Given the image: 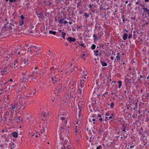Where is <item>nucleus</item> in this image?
Segmentation results:
<instances>
[{
    "instance_id": "4be33fe9",
    "label": "nucleus",
    "mask_w": 149,
    "mask_h": 149,
    "mask_svg": "<svg viewBox=\"0 0 149 149\" xmlns=\"http://www.w3.org/2000/svg\"><path fill=\"white\" fill-rule=\"evenodd\" d=\"M23 51L22 50H21L20 49H17L16 50V51H15V52H18V55H19L21 53L22 54V51Z\"/></svg>"
},
{
    "instance_id": "e2e57ef3",
    "label": "nucleus",
    "mask_w": 149,
    "mask_h": 149,
    "mask_svg": "<svg viewBox=\"0 0 149 149\" xmlns=\"http://www.w3.org/2000/svg\"><path fill=\"white\" fill-rule=\"evenodd\" d=\"M78 108L79 109V111L80 112H81V111H82V109L81 108V107L79 105H78Z\"/></svg>"
},
{
    "instance_id": "0e129e2a",
    "label": "nucleus",
    "mask_w": 149,
    "mask_h": 149,
    "mask_svg": "<svg viewBox=\"0 0 149 149\" xmlns=\"http://www.w3.org/2000/svg\"><path fill=\"white\" fill-rule=\"evenodd\" d=\"M86 55V54L84 53L83 54L81 55V58H83V57L84 56H85Z\"/></svg>"
},
{
    "instance_id": "e433bc0d",
    "label": "nucleus",
    "mask_w": 149,
    "mask_h": 149,
    "mask_svg": "<svg viewBox=\"0 0 149 149\" xmlns=\"http://www.w3.org/2000/svg\"><path fill=\"white\" fill-rule=\"evenodd\" d=\"M96 47V45L94 44H92L91 47V48L92 50H94Z\"/></svg>"
},
{
    "instance_id": "c85d7f7f",
    "label": "nucleus",
    "mask_w": 149,
    "mask_h": 149,
    "mask_svg": "<svg viewBox=\"0 0 149 149\" xmlns=\"http://www.w3.org/2000/svg\"><path fill=\"white\" fill-rule=\"evenodd\" d=\"M109 77L110 78L111 77L110 76H108L107 77V82H108V83H110L111 81H112V80L111 78L109 79Z\"/></svg>"
},
{
    "instance_id": "49530a36",
    "label": "nucleus",
    "mask_w": 149,
    "mask_h": 149,
    "mask_svg": "<svg viewBox=\"0 0 149 149\" xmlns=\"http://www.w3.org/2000/svg\"><path fill=\"white\" fill-rule=\"evenodd\" d=\"M60 119L62 121H64L65 120H67L65 118V117H61L60 118Z\"/></svg>"
},
{
    "instance_id": "603ef678",
    "label": "nucleus",
    "mask_w": 149,
    "mask_h": 149,
    "mask_svg": "<svg viewBox=\"0 0 149 149\" xmlns=\"http://www.w3.org/2000/svg\"><path fill=\"white\" fill-rule=\"evenodd\" d=\"M46 4L48 5H51L52 4V3L50 2L49 1L48 2L47 1V3H46Z\"/></svg>"
},
{
    "instance_id": "c9c22d12",
    "label": "nucleus",
    "mask_w": 149,
    "mask_h": 149,
    "mask_svg": "<svg viewBox=\"0 0 149 149\" xmlns=\"http://www.w3.org/2000/svg\"><path fill=\"white\" fill-rule=\"evenodd\" d=\"M135 3L136 5H139L140 6H141V5H144L141 4V1H137L135 2Z\"/></svg>"
},
{
    "instance_id": "c756f323",
    "label": "nucleus",
    "mask_w": 149,
    "mask_h": 149,
    "mask_svg": "<svg viewBox=\"0 0 149 149\" xmlns=\"http://www.w3.org/2000/svg\"><path fill=\"white\" fill-rule=\"evenodd\" d=\"M49 33L50 34H52L54 35H55L56 34V32L55 31H53L52 30H50L49 31Z\"/></svg>"
},
{
    "instance_id": "58836bf2",
    "label": "nucleus",
    "mask_w": 149,
    "mask_h": 149,
    "mask_svg": "<svg viewBox=\"0 0 149 149\" xmlns=\"http://www.w3.org/2000/svg\"><path fill=\"white\" fill-rule=\"evenodd\" d=\"M69 148H70L69 146H67V148H66L63 145V146L61 147L62 149H70Z\"/></svg>"
},
{
    "instance_id": "72a5a7b5",
    "label": "nucleus",
    "mask_w": 149,
    "mask_h": 149,
    "mask_svg": "<svg viewBox=\"0 0 149 149\" xmlns=\"http://www.w3.org/2000/svg\"><path fill=\"white\" fill-rule=\"evenodd\" d=\"M118 88H120L122 86V82L120 80L118 82Z\"/></svg>"
},
{
    "instance_id": "39448f33",
    "label": "nucleus",
    "mask_w": 149,
    "mask_h": 149,
    "mask_svg": "<svg viewBox=\"0 0 149 149\" xmlns=\"http://www.w3.org/2000/svg\"><path fill=\"white\" fill-rule=\"evenodd\" d=\"M17 102H16L13 103V104H12V107H11L12 109L11 111V115L13 114H12V113H13V112L14 111V109H15V108H17Z\"/></svg>"
},
{
    "instance_id": "2f4dec72",
    "label": "nucleus",
    "mask_w": 149,
    "mask_h": 149,
    "mask_svg": "<svg viewBox=\"0 0 149 149\" xmlns=\"http://www.w3.org/2000/svg\"><path fill=\"white\" fill-rule=\"evenodd\" d=\"M84 16L86 18H87L90 17V14L85 13L84 14Z\"/></svg>"
},
{
    "instance_id": "8fccbe9b",
    "label": "nucleus",
    "mask_w": 149,
    "mask_h": 149,
    "mask_svg": "<svg viewBox=\"0 0 149 149\" xmlns=\"http://www.w3.org/2000/svg\"><path fill=\"white\" fill-rule=\"evenodd\" d=\"M146 119L149 121V114H146Z\"/></svg>"
},
{
    "instance_id": "69168bd1",
    "label": "nucleus",
    "mask_w": 149,
    "mask_h": 149,
    "mask_svg": "<svg viewBox=\"0 0 149 149\" xmlns=\"http://www.w3.org/2000/svg\"><path fill=\"white\" fill-rule=\"evenodd\" d=\"M139 42H141V43H142L143 42V41L142 40L139 38Z\"/></svg>"
},
{
    "instance_id": "4468645a",
    "label": "nucleus",
    "mask_w": 149,
    "mask_h": 149,
    "mask_svg": "<svg viewBox=\"0 0 149 149\" xmlns=\"http://www.w3.org/2000/svg\"><path fill=\"white\" fill-rule=\"evenodd\" d=\"M58 88L57 89V92H60L61 91L62 89V85L61 84L59 83L58 85Z\"/></svg>"
},
{
    "instance_id": "7ed1b4c3",
    "label": "nucleus",
    "mask_w": 149,
    "mask_h": 149,
    "mask_svg": "<svg viewBox=\"0 0 149 149\" xmlns=\"http://www.w3.org/2000/svg\"><path fill=\"white\" fill-rule=\"evenodd\" d=\"M141 6L142 7L141 8V9L143 10V13L142 15H144L145 14V17H147V15H147L148 13V12L149 11V9H148L147 8H146L144 7L145 5H141Z\"/></svg>"
},
{
    "instance_id": "a18cd8bd",
    "label": "nucleus",
    "mask_w": 149,
    "mask_h": 149,
    "mask_svg": "<svg viewBox=\"0 0 149 149\" xmlns=\"http://www.w3.org/2000/svg\"><path fill=\"white\" fill-rule=\"evenodd\" d=\"M126 125L124 123L122 125V130L126 129Z\"/></svg>"
},
{
    "instance_id": "412c9836",
    "label": "nucleus",
    "mask_w": 149,
    "mask_h": 149,
    "mask_svg": "<svg viewBox=\"0 0 149 149\" xmlns=\"http://www.w3.org/2000/svg\"><path fill=\"white\" fill-rule=\"evenodd\" d=\"M132 77H131L130 75L127 74L125 77V81L126 80H129L132 79Z\"/></svg>"
},
{
    "instance_id": "2eb2a0df",
    "label": "nucleus",
    "mask_w": 149,
    "mask_h": 149,
    "mask_svg": "<svg viewBox=\"0 0 149 149\" xmlns=\"http://www.w3.org/2000/svg\"><path fill=\"white\" fill-rule=\"evenodd\" d=\"M8 68L7 67L5 66L4 67V65H3L1 68H0L2 70H3V72H7V69Z\"/></svg>"
},
{
    "instance_id": "bb28decb",
    "label": "nucleus",
    "mask_w": 149,
    "mask_h": 149,
    "mask_svg": "<svg viewBox=\"0 0 149 149\" xmlns=\"http://www.w3.org/2000/svg\"><path fill=\"white\" fill-rule=\"evenodd\" d=\"M107 104L109 106L110 105V108L111 109H113V108L114 104V103L113 102H111L110 104L108 103H107Z\"/></svg>"
},
{
    "instance_id": "052dcab7",
    "label": "nucleus",
    "mask_w": 149,
    "mask_h": 149,
    "mask_svg": "<svg viewBox=\"0 0 149 149\" xmlns=\"http://www.w3.org/2000/svg\"><path fill=\"white\" fill-rule=\"evenodd\" d=\"M105 115L106 116H108L107 117L109 116H111V114L110 113L108 112H107L105 114Z\"/></svg>"
},
{
    "instance_id": "0eeeda50",
    "label": "nucleus",
    "mask_w": 149,
    "mask_h": 149,
    "mask_svg": "<svg viewBox=\"0 0 149 149\" xmlns=\"http://www.w3.org/2000/svg\"><path fill=\"white\" fill-rule=\"evenodd\" d=\"M127 81L126 83L129 85H131L132 83L133 84H135V79L134 78V77H132V79L130 80H129Z\"/></svg>"
},
{
    "instance_id": "680f3d73",
    "label": "nucleus",
    "mask_w": 149,
    "mask_h": 149,
    "mask_svg": "<svg viewBox=\"0 0 149 149\" xmlns=\"http://www.w3.org/2000/svg\"><path fill=\"white\" fill-rule=\"evenodd\" d=\"M9 1L11 3L15 2L16 1H17V0H9Z\"/></svg>"
},
{
    "instance_id": "9d476101",
    "label": "nucleus",
    "mask_w": 149,
    "mask_h": 149,
    "mask_svg": "<svg viewBox=\"0 0 149 149\" xmlns=\"http://www.w3.org/2000/svg\"><path fill=\"white\" fill-rule=\"evenodd\" d=\"M121 18L123 19V22L124 23H125V21L129 22L128 19L127 18L126 19L125 16L123 14L121 15Z\"/></svg>"
},
{
    "instance_id": "4d7b16f0",
    "label": "nucleus",
    "mask_w": 149,
    "mask_h": 149,
    "mask_svg": "<svg viewBox=\"0 0 149 149\" xmlns=\"http://www.w3.org/2000/svg\"><path fill=\"white\" fill-rule=\"evenodd\" d=\"M102 148V146L101 145H100L97 147L96 149H101Z\"/></svg>"
},
{
    "instance_id": "a211bd4d",
    "label": "nucleus",
    "mask_w": 149,
    "mask_h": 149,
    "mask_svg": "<svg viewBox=\"0 0 149 149\" xmlns=\"http://www.w3.org/2000/svg\"><path fill=\"white\" fill-rule=\"evenodd\" d=\"M100 62L103 66H105L107 65V63L106 62L102 61L101 59H100Z\"/></svg>"
},
{
    "instance_id": "aec40b11",
    "label": "nucleus",
    "mask_w": 149,
    "mask_h": 149,
    "mask_svg": "<svg viewBox=\"0 0 149 149\" xmlns=\"http://www.w3.org/2000/svg\"><path fill=\"white\" fill-rule=\"evenodd\" d=\"M127 36L128 35L127 33H124L123 34V40H126L127 39Z\"/></svg>"
},
{
    "instance_id": "1a4fd4ad",
    "label": "nucleus",
    "mask_w": 149,
    "mask_h": 149,
    "mask_svg": "<svg viewBox=\"0 0 149 149\" xmlns=\"http://www.w3.org/2000/svg\"><path fill=\"white\" fill-rule=\"evenodd\" d=\"M111 116L109 117H105V118L106 119H107V120H110L112 118H113H113L114 117H115V114L114 113H113L112 114H111Z\"/></svg>"
},
{
    "instance_id": "a19ab883",
    "label": "nucleus",
    "mask_w": 149,
    "mask_h": 149,
    "mask_svg": "<svg viewBox=\"0 0 149 149\" xmlns=\"http://www.w3.org/2000/svg\"><path fill=\"white\" fill-rule=\"evenodd\" d=\"M137 36V35L136 34H134L133 35V39L135 40Z\"/></svg>"
},
{
    "instance_id": "f8f14e48",
    "label": "nucleus",
    "mask_w": 149,
    "mask_h": 149,
    "mask_svg": "<svg viewBox=\"0 0 149 149\" xmlns=\"http://www.w3.org/2000/svg\"><path fill=\"white\" fill-rule=\"evenodd\" d=\"M32 77L34 79H36L38 75V74L37 72L35 71H33L32 72Z\"/></svg>"
},
{
    "instance_id": "b1692460",
    "label": "nucleus",
    "mask_w": 149,
    "mask_h": 149,
    "mask_svg": "<svg viewBox=\"0 0 149 149\" xmlns=\"http://www.w3.org/2000/svg\"><path fill=\"white\" fill-rule=\"evenodd\" d=\"M22 105L20 106V107L19 108V109H20L21 110H23L24 109L25 107V104L24 103H22Z\"/></svg>"
},
{
    "instance_id": "5701e85b",
    "label": "nucleus",
    "mask_w": 149,
    "mask_h": 149,
    "mask_svg": "<svg viewBox=\"0 0 149 149\" xmlns=\"http://www.w3.org/2000/svg\"><path fill=\"white\" fill-rule=\"evenodd\" d=\"M37 48V47L35 46H32L31 45L30 47H29V48H28V49H30V51H31L32 49V50H33V49H36Z\"/></svg>"
},
{
    "instance_id": "f257e3e1",
    "label": "nucleus",
    "mask_w": 149,
    "mask_h": 149,
    "mask_svg": "<svg viewBox=\"0 0 149 149\" xmlns=\"http://www.w3.org/2000/svg\"><path fill=\"white\" fill-rule=\"evenodd\" d=\"M10 114L9 112L7 111L5 112L3 115V119L7 121V120H8L9 121H10L12 119L10 118Z\"/></svg>"
},
{
    "instance_id": "338daca9",
    "label": "nucleus",
    "mask_w": 149,
    "mask_h": 149,
    "mask_svg": "<svg viewBox=\"0 0 149 149\" xmlns=\"http://www.w3.org/2000/svg\"><path fill=\"white\" fill-rule=\"evenodd\" d=\"M131 19L133 21H134L136 19V17H131Z\"/></svg>"
},
{
    "instance_id": "dca6fc26",
    "label": "nucleus",
    "mask_w": 149,
    "mask_h": 149,
    "mask_svg": "<svg viewBox=\"0 0 149 149\" xmlns=\"http://www.w3.org/2000/svg\"><path fill=\"white\" fill-rule=\"evenodd\" d=\"M22 63L25 65H27L28 63V61L27 59L24 58L22 59Z\"/></svg>"
},
{
    "instance_id": "f03ea898",
    "label": "nucleus",
    "mask_w": 149,
    "mask_h": 149,
    "mask_svg": "<svg viewBox=\"0 0 149 149\" xmlns=\"http://www.w3.org/2000/svg\"><path fill=\"white\" fill-rule=\"evenodd\" d=\"M88 81V79L86 77H82L80 79V87L81 88L84 87L85 84Z\"/></svg>"
},
{
    "instance_id": "6e6d98bb",
    "label": "nucleus",
    "mask_w": 149,
    "mask_h": 149,
    "mask_svg": "<svg viewBox=\"0 0 149 149\" xmlns=\"http://www.w3.org/2000/svg\"><path fill=\"white\" fill-rule=\"evenodd\" d=\"M32 75V73L31 74H29V76L28 77V78L29 79H31L32 78H33Z\"/></svg>"
},
{
    "instance_id": "473e14b6",
    "label": "nucleus",
    "mask_w": 149,
    "mask_h": 149,
    "mask_svg": "<svg viewBox=\"0 0 149 149\" xmlns=\"http://www.w3.org/2000/svg\"><path fill=\"white\" fill-rule=\"evenodd\" d=\"M22 102H19V104H18V103H17V109H19V108H20V106L21 105H22Z\"/></svg>"
},
{
    "instance_id": "de8ad7c7",
    "label": "nucleus",
    "mask_w": 149,
    "mask_h": 149,
    "mask_svg": "<svg viewBox=\"0 0 149 149\" xmlns=\"http://www.w3.org/2000/svg\"><path fill=\"white\" fill-rule=\"evenodd\" d=\"M10 58V56L8 54V55L6 57V58H7L6 59V61H8V60L9 59V58Z\"/></svg>"
},
{
    "instance_id": "20e7f679",
    "label": "nucleus",
    "mask_w": 149,
    "mask_h": 149,
    "mask_svg": "<svg viewBox=\"0 0 149 149\" xmlns=\"http://www.w3.org/2000/svg\"><path fill=\"white\" fill-rule=\"evenodd\" d=\"M67 123V120H65L64 121H62L61 124L60 125V127L59 128V130L60 131L62 130L63 129H65V125Z\"/></svg>"
},
{
    "instance_id": "f3484780",
    "label": "nucleus",
    "mask_w": 149,
    "mask_h": 149,
    "mask_svg": "<svg viewBox=\"0 0 149 149\" xmlns=\"http://www.w3.org/2000/svg\"><path fill=\"white\" fill-rule=\"evenodd\" d=\"M11 134L14 137L17 138L18 137V133L15 131L12 132Z\"/></svg>"
},
{
    "instance_id": "864d4df0",
    "label": "nucleus",
    "mask_w": 149,
    "mask_h": 149,
    "mask_svg": "<svg viewBox=\"0 0 149 149\" xmlns=\"http://www.w3.org/2000/svg\"><path fill=\"white\" fill-rule=\"evenodd\" d=\"M116 58L117 61H119L120 59V56H117L116 57Z\"/></svg>"
},
{
    "instance_id": "f704fd0d",
    "label": "nucleus",
    "mask_w": 149,
    "mask_h": 149,
    "mask_svg": "<svg viewBox=\"0 0 149 149\" xmlns=\"http://www.w3.org/2000/svg\"><path fill=\"white\" fill-rule=\"evenodd\" d=\"M101 26H100V24L99 23H96V26H95V29H97V28H99V29H100L101 28Z\"/></svg>"
},
{
    "instance_id": "13d9d810",
    "label": "nucleus",
    "mask_w": 149,
    "mask_h": 149,
    "mask_svg": "<svg viewBox=\"0 0 149 149\" xmlns=\"http://www.w3.org/2000/svg\"><path fill=\"white\" fill-rule=\"evenodd\" d=\"M103 129L102 128V129L100 130L98 132L99 133V134H102L103 132Z\"/></svg>"
},
{
    "instance_id": "bf43d9fd",
    "label": "nucleus",
    "mask_w": 149,
    "mask_h": 149,
    "mask_svg": "<svg viewBox=\"0 0 149 149\" xmlns=\"http://www.w3.org/2000/svg\"><path fill=\"white\" fill-rule=\"evenodd\" d=\"M21 20L24 21V20L25 19V17L23 15H22L21 16Z\"/></svg>"
},
{
    "instance_id": "c03bdc74",
    "label": "nucleus",
    "mask_w": 149,
    "mask_h": 149,
    "mask_svg": "<svg viewBox=\"0 0 149 149\" xmlns=\"http://www.w3.org/2000/svg\"><path fill=\"white\" fill-rule=\"evenodd\" d=\"M129 109V106H128L127 107H125V110L124 111H127L126 112V113H128V112L129 111L128 109Z\"/></svg>"
},
{
    "instance_id": "774afa93",
    "label": "nucleus",
    "mask_w": 149,
    "mask_h": 149,
    "mask_svg": "<svg viewBox=\"0 0 149 149\" xmlns=\"http://www.w3.org/2000/svg\"><path fill=\"white\" fill-rule=\"evenodd\" d=\"M18 59H17L16 60H15L14 61V62H15V63L17 64V65L18 64V63L19 62V61H18Z\"/></svg>"
},
{
    "instance_id": "79ce46f5",
    "label": "nucleus",
    "mask_w": 149,
    "mask_h": 149,
    "mask_svg": "<svg viewBox=\"0 0 149 149\" xmlns=\"http://www.w3.org/2000/svg\"><path fill=\"white\" fill-rule=\"evenodd\" d=\"M64 20V19H60L59 21H58V23L60 24H63V21Z\"/></svg>"
},
{
    "instance_id": "a878e982",
    "label": "nucleus",
    "mask_w": 149,
    "mask_h": 149,
    "mask_svg": "<svg viewBox=\"0 0 149 149\" xmlns=\"http://www.w3.org/2000/svg\"><path fill=\"white\" fill-rule=\"evenodd\" d=\"M37 15H38V17L39 18H42L43 16V13L42 12H40L39 13L37 14Z\"/></svg>"
},
{
    "instance_id": "6e6552de",
    "label": "nucleus",
    "mask_w": 149,
    "mask_h": 149,
    "mask_svg": "<svg viewBox=\"0 0 149 149\" xmlns=\"http://www.w3.org/2000/svg\"><path fill=\"white\" fill-rule=\"evenodd\" d=\"M67 40L68 42H75L76 40V39L74 38H72L69 37L67 38Z\"/></svg>"
},
{
    "instance_id": "ea45409f",
    "label": "nucleus",
    "mask_w": 149,
    "mask_h": 149,
    "mask_svg": "<svg viewBox=\"0 0 149 149\" xmlns=\"http://www.w3.org/2000/svg\"><path fill=\"white\" fill-rule=\"evenodd\" d=\"M146 98L147 100H149V93H147L146 94Z\"/></svg>"
},
{
    "instance_id": "3c124183",
    "label": "nucleus",
    "mask_w": 149,
    "mask_h": 149,
    "mask_svg": "<svg viewBox=\"0 0 149 149\" xmlns=\"http://www.w3.org/2000/svg\"><path fill=\"white\" fill-rule=\"evenodd\" d=\"M77 43L79 44L81 46L84 47H85L86 46H84V43H81V44H79V43L78 42H77Z\"/></svg>"
},
{
    "instance_id": "09e8293b",
    "label": "nucleus",
    "mask_w": 149,
    "mask_h": 149,
    "mask_svg": "<svg viewBox=\"0 0 149 149\" xmlns=\"http://www.w3.org/2000/svg\"><path fill=\"white\" fill-rule=\"evenodd\" d=\"M70 97H72L73 98H74V94L72 92H71V93H70Z\"/></svg>"
},
{
    "instance_id": "423d86ee",
    "label": "nucleus",
    "mask_w": 149,
    "mask_h": 149,
    "mask_svg": "<svg viewBox=\"0 0 149 149\" xmlns=\"http://www.w3.org/2000/svg\"><path fill=\"white\" fill-rule=\"evenodd\" d=\"M69 128V126H68V128H67L66 127H65V130H63V132L62 131V130L61 131V132L62 133H64L65 135H66V136L68 135V134L69 133V130H68V128Z\"/></svg>"
},
{
    "instance_id": "7c9ffc66",
    "label": "nucleus",
    "mask_w": 149,
    "mask_h": 149,
    "mask_svg": "<svg viewBox=\"0 0 149 149\" xmlns=\"http://www.w3.org/2000/svg\"><path fill=\"white\" fill-rule=\"evenodd\" d=\"M143 128L141 127V130L140 131V133H141V134L143 135V134H144V132H146V131L145 130L144 132L143 131Z\"/></svg>"
},
{
    "instance_id": "5fc2aeb1",
    "label": "nucleus",
    "mask_w": 149,
    "mask_h": 149,
    "mask_svg": "<svg viewBox=\"0 0 149 149\" xmlns=\"http://www.w3.org/2000/svg\"><path fill=\"white\" fill-rule=\"evenodd\" d=\"M132 33L131 34V33H129V36L128 37V38L129 39H130L132 38Z\"/></svg>"
},
{
    "instance_id": "ddd939ff",
    "label": "nucleus",
    "mask_w": 149,
    "mask_h": 149,
    "mask_svg": "<svg viewBox=\"0 0 149 149\" xmlns=\"http://www.w3.org/2000/svg\"><path fill=\"white\" fill-rule=\"evenodd\" d=\"M52 81H54L53 82L54 84H55V82H57L58 80V79L56 77V76H55L54 77L52 76Z\"/></svg>"
},
{
    "instance_id": "37998d69",
    "label": "nucleus",
    "mask_w": 149,
    "mask_h": 149,
    "mask_svg": "<svg viewBox=\"0 0 149 149\" xmlns=\"http://www.w3.org/2000/svg\"><path fill=\"white\" fill-rule=\"evenodd\" d=\"M23 24H24V21L21 20V21L20 22H19V25L20 26H22Z\"/></svg>"
},
{
    "instance_id": "393cba45",
    "label": "nucleus",
    "mask_w": 149,
    "mask_h": 149,
    "mask_svg": "<svg viewBox=\"0 0 149 149\" xmlns=\"http://www.w3.org/2000/svg\"><path fill=\"white\" fill-rule=\"evenodd\" d=\"M93 40L94 42L98 40V38L95 34H93Z\"/></svg>"
},
{
    "instance_id": "cd10ccee",
    "label": "nucleus",
    "mask_w": 149,
    "mask_h": 149,
    "mask_svg": "<svg viewBox=\"0 0 149 149\" xmlns=\"http://www.w3.org/2000/svg\"><path fill=\"white\" fill-rule=\"evenodd\" d=\"M16 120L17 121V122H18L19 121L21 122L22 121V119L21 118H20V116L19 117H17L16 118Z\"/></svg>"
},
{
    "instance_id": "9b49d317",
    "label": "nucleus",
    "mask_w": 149,
    "mask_h": 149,
    "mask_svg": "<svg viewBox=\"0 0 149 149\" xmlns=\"http://www.w3.org/2000/svg\"><path fill=\"white\" fill-rule=\"evenodd\" d=\"M10 26H9V28H10V30H12L13 28L12 27V26L11 25L13 26H15L17 24L15 22H12V23H10Z\"/></svg>"
},
{
    "instance_id": "6ab92c4d",
    "label": "nucleus",
    "mask_w": 149,
    "mask_h": 149,
    "mask_svg": "<svg viewBox=\"0 0 149 149\" xmlns=\"http://www.w3.org/2000/svg\"><path fill=\"white\" fill-rule=\"evenodd\" d=\"M40 134L42 135V137H43L44 136H46V135L45 134V130L44 128L41 130Z\"/></svg>"
},
{
    "instance_id": "4c0bfd02",
    "label": "nucleus",
    "mask_w": 149,
    "mask_h": 149,
    "mask_svg": "<svg viewBox=\"0 0 149 149\" xmlns=\"http://www.w3.org/2000/svg\"><path fill=\"white\" fill-rule=\"evenodd\" d=\"M98 50H98H94V52L95 55L96 56H97L98 55V54H97V53L99 52V51Z\"/></svg>"
}]
</instances>
